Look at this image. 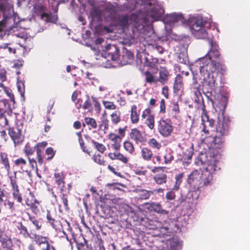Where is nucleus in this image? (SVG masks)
Listing matches in <instances>:
<instances>
[{
  "label": "nucleus",
  "instance_id": "2",
  "mask_svg": "<svg viewBox=\"0 0 250 250\" xmlns=\"http://www.w3.org/2000/svg\"><path fill=\"white\" fill-rule=\"evenodd\" d=\"M210 48L205 57L199 59L196 62V65H199L200 79L203 87L207 91L211 92L215 88V80L213 72L217 68V64L213 58L217 59L220 56L219 47L216 42H210Z\"/></svg>",
  "mask_w": 250,
  "mask_h": 250
},
{
  "label": "nucleus",
  "instance_id": "21",
  "mask_svg": "<svg viewBox=\"0 0 250 250\" xmlns=\"http://www.w3.org/2000/svg\"><path fill=\"white\" fill-rule=\"evenodd\" d=\"M149 208L154 211L163 215H167L168 211L162 208L161 205L159 203L153 202L149 204Z\"/></svg>",
  "mask_w": 250,
  "mask_h": 250
},
{
  "label": "nucleus",
  "instance_id": "49",
  "mask_svg": "<svg viewBox=\"0 0 250 250\" xmlns=\"http://www.w3.org/2000/svg\"><path fill=\"white\" fill-rule=\"evenodd\" d=\"M94 161L99 165H104V161L102 159L101 155L97 154L94 155L93 157Z\"/></svg>",
  "mask_w": 250,
  "mask_h": 250
},
{
  "label": "nucleus",
  "instance_id": "46",
  "mask_svg": "<svg viewBox=\"0 0 250 250\" xmlns=\"http://www.w3.org/2000/svg\"><path fill=\"white\" fill-rule=\"evenodd\" d=\"M121 139L120 138H117V139L115 140V141H112V146L113 147V148L116 150L118 151L120 149L121 147Z\"/></svg>",
  "mask_w": 250,
  "mask_h": 250
},
{
  "label": "nucleus",
  "instance_id": "55",
  "mask_svg": "<svg viewBox=\"0 0 250 250\" xmlns=\"http://www.w3.org/2000/svg\"><path fill=\"white\" fill-rule=\"evenodd\" d=\"M45 153L47 155H51V157H49L48 159H51L55 154L53 149L51 147H48L47 148H46L45 150Z\"/></svg>",
  "mask_w": 250,
  "mask_h": 250
},
{
  "label": "nucleus",
  "instance_id": "40",
  "mask_svg": "<svg viewBox=\"0 0 250 250\" xmlns=\"http://www.w3.org/2000/svg\"><path fill=\"white\" fill-rule=\"evenodd\" d=\"M124 147L126 151H128L129 153L132 154L134 150L133 145L129 142H125L124 143Z\"/></svg>",
  "mask_w": 250,
  "mask_h": 250
},
{
  "label": "nucleus",
  "instance_id": "27",
  "mask_svg": "<svg viewBox=\"0 0 250 250\" xmlns=\"http://www.w3.org/2000/svg\"><path fill=\"white\" fill-rule=\"evenodd\" d=\"M141 156L145 161H150L152 157V152L147 147H143L141 151Z\"/></svg>",
  "mask_w": 250,
  "mask_h": 250
},
{
  "label": "nucleus",
  "instance_id": "15",
  "mask_svg": "<svg viewBox=\"0 0 250 250\" xmlns=\"http://www.w3.org/2000/svg\"><path fill=\"white\" fill-rule=\"evenodd\" d=\"M130 137L136 144L142 143L145 141V138L143 134L137 128L131 130Z\"/></svg>",
  "mask_w": 250,
  "mask_h": 250
},
{
  "label": "nucleus",
  "instance_id": "33",
  "mask_svg": "<svg viewBox=\"0 0 250 250\" xmlns=\"http://www.w3.org/2000/svg\"><path fill=\"white\" fill-rule=\"evenodd\" d=\"M182 87V82L180 77H177L175 78L173 85V89L175 92L179 91Z\"/></svg>",
  "mask_w": 250,
  "mask_h": 250
},
{
  "label": "nucleus",
  "instance_id": "9",
  "mask_svg": "<svg viewBox=\"0 0 250 250\" xmlns=\"http://www.w3.org/2000/svg\"><path fill=\"white\" fill-rule=\"evenodd\" d=\"M158 129L159 132L163 137L169 136L173 130L171 125L166 120H161L159 122Z\"/></svg>",
  "mask_w": 250,
  "mask_h": 250
},
{
  "label": "nucleus",
  "instance_id": "64",
  "mask_svg": "<svg viewBox=\"0 0 250 250\" xmlns=\"http://www.w3.org/2000/svg\"><path fill=\"white\" fill-rule=\"evenodd\" d=\"M90 103L89 100H86L83 104V107L84 109H89L90 107Z\"/></svg>",
  "mask_w": 250,
  "mask_h": 250
},
{
  "label": "nucleus",
  "instance_id": "10",
  "mask_svg": "<svg viewBox=\"0 0 250 250\" xmlns=\"http://www.w3.org/2000/svg\"><path fill=\"white\" fill-rule=\"evenodd\" d=\"M0 242L1 246L5 250H13V244L7 232L0 229Z\"/></svg>",
  "mask_w": 250,
  "mask_h": 250
},
{
  "label": "nucleus",
  "instance_id": "36",
  "mask_svg": "<svg viewBox=\"0 0 250 250\" xmlns=\"http://www.w3.org/2000/svg\"><path fill=\"white\" fill-rule=\"evenodd\" d=\"M14 163L16 166L24 170L25 166L26 165V162L24 159L22 158L18 159L15 161Z\"/></svg>",
  "mask_w": 250,
  "mask_h": 250
},
{
  "label": "nucleus",
  "instance_id": "30",
  "mask_svg": "<svg viewBox=\"0 0 250 250\" xmlns=\"http://www.w3.org/2000/svg\"><path fill=\"white\" fill-rule=\"evenodd\" d=\"M32 236L33 237V239H34L36 243L39 245L42 244H45L47 242V238L45 237H43L41 235H36V234H32Z\"/></svg>",
  "mask_w": 250,
  "mask_h": 250
},
{
  "label": "nucleus",
  "instance_id": "60",
  "mask_svg": "<svg viewBox=\"0 0 250 250\" xmlns=\"http://www.w3.org/2000/svg\"><path fill=\"white\" fill-rule=\"evenodd\" d=\"M172 110L174 111L176 113L179 111V106L177 102H173Z\"/></svg>",
  "mask_w": 250,
  "mask_h": 250
},
{
  "label": "nucleus",
  "instance_id": "24",
  "mask_svg": "<svg viewBox=\"0 0 250 250\" xmlns=\"http://www.w3.org/2000/svg\"><path fill=\"white\" fill-rule=\"evenodd\" d=\"M137 192L139 198L141 200H147L151 195L153 194V191L144 189H137Z\"/></svg>",
  "mask_w": 250,
  "mask_h": 250
},
{
  "label": "nucleus",
  "instance_id": "7",
  "mask_svg": "<svg viewBox=\"0 0 250 250\" xmlns=\"http://www.w3.org/2000/svg\"><path fill=\"white\" fill-rule=\"evenodd\" d=\"M33 10L35 14L40 16L41 19L45 22L54 23L57 20V16L45 13V8L42 1L35 3Z\"/></svg>",
  "mask_w": 250,
  "mask_h": 250
},
{
  "label": "nucleus",
  "instance_id": "61",
  "mask_svg": "<svg viewBox=\"0 0 250 250\" xmlns=\"http://www.w3.org/2000/svg\"><path fill=\"white\" fill-rule=\"evenodd\" d=\"M92 16L95 17L97 18H99L100 16V12L99 10L97 9L94 10L92 13H91Z\"/></svg>",
  "mask_w": 250,
  "mask_h": 250
},
{
  "label": "nucleus",
  "instance_id": "48",
  "mask_svg": "<svg viewBox=\"0 0 250 250\" xmlns=\"http://www.w3.org/2000/svg\"><path fill=\"white\" fill-rule=\"evenodd\" d=\"M8 193L3 189L0 188V213L1 212V203L4 201V198L7 197Z\"/></svg>",
  "mask_w": 250,
  "mask_h": 250
},
{
  "label": "nucleus",
  "instance_id": "50",
  "mask_svg": "<svg viewBox=\"0 0 250 250\" xmlns=\"http://www.w3.org/2000/svg\"><path fill=\"white\" fill-rule=\"evenodd\" d=\"M46 218L49 223L51 224L53 228H56L55 222H56L54 218H53L49 211H47V214L46 215Z\"/></svg>",
  "mask_w": 250,
  "mask_h": 250
},
{
  "label": "nucleus",
  "instance_id": "25",
  "mask_svg": "<svg viewBox=\"0 0 250 250\" xmlns=\"http://www.w3.org/2000/svg\"><path fill=\"white\" fill-rule=\"evenodd\" d=\"M9 134L15 144H19L22 141V138L19 130L16 132L14 130H10Z\"/></svg>",
  "mask_w": 250,
  "mask_h": 250
},
{
  "label": "nucleus",
  "instance_id": "17",
  "mask_svg": "<svg viewBox=\"0 0 250 250\" xmlns=\"http://www.w3.org/2000/svg\"><path fill=\"white\" fill-rule=\"evenodd\" d=\"M229 132V125L227 123H219L216 127V134L220 136L227 135Z\"/></svg>",
  "mask_w": 250,
  "mask_h": 250
},
{
  "label": "nucleus",
  "instance_id": "3",
  "mask_svg": "<svg viewBox=\"0 0 250 250\" xmlns=\"http://www.w3.org/2000/svg\"><path fill=\"white\" fill-rule=\"evenodd\" d=\"M0 11L3 13V20L0 21V32H6L7 37L18 29L20 21L18 15L13 10V4L10 0H0Z\"/></svg>",
  "mask_w": 250,
  "mask_h": 250
},
{
  "label": "nucleus",
  "instance_id": "31",
  "mask_svg": "<svg viewBox=\"0 0 250 250\" xmlns=\"http://www.w3.org/2000/svg\"><path fill=\"white\" fill-rule=\"evenodd\" d=\"M121 113L119 111L113 112L110 115L111 120L113 124H117L121 121Z\"/></svg>",
  "mask_w": 250,
  "mask_h": 250
},
{
  "label": "nucleus",
  "instance_id": "5",
  "mask_svg": "<svg viewBox=\"0 0 250 250\" xmlns=\"http://www.w3.org/2000/svg\"><path fill=\"white\" fill-rule=\"evenodd\" d=\"M188 23L191 32L196 38L204 39L207 37L208 33L204 27V23L201 16H190Z\"/></svg>",
  "mask_w": 250,
  "mask_h": 250
},
{
  "label": "nucleus",
  "instance_id": "39",
  "mask_svg": "<svg viewBox=\"0 0 250 250\" xmlns=\"http://www.w3.org/2000/svg\"><path fill=\"white\" fill-rule=\"evenodd\" d=\"M148 144L151 147L153 148H156L157 149H159L161 146V144L158 142L154 138L150 139V140H149L148 142Z\"/></svg>",
  "mask_w": 250,
  "mask_h": 250
},
{
  "label": "nucleus",
  "instance_id": "53",
  "mask_svg": "<svg viewBox=\"0 0 250 250\" xmlns=\"http://www.w3.org/2000/svg\"><path fill=\"white\" fill-rule=\"evenodd\" d=\"M24 151L28 155H31L33 153L34 150L32 148L30 147L27 145L25 146L24 148Z\"/></svg>",
  "mask_w": 250,
  "mask_h": 250
},
{
  "label": "nucleus",
  "instance_id": "37",
  "mask_svg": "<svg viewBox=\"0 0 250 250\" xmlns=\"http://www.w3.org/2000/svg\"><path fill=\"white\" fill-rule=\"evenodd\" d=\"M146 123L150 129H153L154 127V118L153 116L149 115L146 118Z\"/></svg>",
  "mask_w": 250,
  "mask_h": 250
},
{
  "label": "nucleus",
  "instance_id": "63",
  "mask_svg": "<svg viewBox=\"0 0 250 250\" xmlns=\"http://www.w3.org/2000/svg\"><path fill=\"white\" fill-rule=\"evenodd\" d=\"M62 199L64 207L66 208L68 206L67 198L65 197L64 194H62Z\"/></svg>",
  "mask_w": 250,
  "mask_h": 250
},
{
  "label": "nucleus",
  "instance_id": "1",
  "mask_svg": "<svg viewBox=\"0 0 250 250\" xmlns=\"http://www.w3.org/2000/svg\"><path fill=\"white\" fill-rule=\"evenodd\" d=\"M140 4V9L130 16L122 17L121 24L124 29L131 28L142 32L146 26L149 25L154 21L158 20L164 14V10L162 6L157 1L151 0H138L136 7Z\"/></svg>",
  "mask_w": 250,
  "mask_h": 250
},
{
  "label": "nucleus",
  "instance_id": "4",
  "mask_svg": "<svg viewBox=\"0 0 250 250\" xmlns=\"http://www.w3.org/2000/svg\"><path fill=\"white\" fill-rule=\"evenodd\" d=\"M219 158L218 152H210V155L208 157L204 154L199 156L198 161H197L196 163L198 165H203V168L205 169L203 171L200 188L212 184L213 174L217 168L219 169L217 166Z\"/></svg>",
  "mask_w": 250,
  "mask_h": 250
},
{
  "label": "nucleus",
  "instance_id": "57",
  "mask_svg": "<svg viewBox=\"0 0 250 250\" xmlns=\"http://www.w3.org/2000/svg\"><path fill=\"white\" fill-rule=\"evenodd\" d=\"M120 138L118 135L114 134V133H110L108 135V138L111 141H115L117 139V138Z\"/></svg>",
  "mask_w": 250,
  "mask_h": 250
},
{
  "label": "nucleus",
  "instance_id": "41",
  "mask_svg": "<svg viewBox=\"0 0 250 250\" xmlns=\"http://www.w3.org/2000/svg\"><path fill=\"white\" fill-rule=\"evenodd\" d=\"M85 123L93 128L97 127V123L95 119L92 118H85L84 119Z\"/></svg>",
  "mask_w": 250,
  "mask_h": 250
},
{
  "label": "nucleus",
  "instance_id": "26",
  "mask_svg": "<svg viewBox=\"0 0 250 250\" xmlns=\"http://www.w3.org/2000/svg\"><path fill=\"white\" fill-rule=\"evenodd\" d=\"M153 179L156 184L162 185L166 183L167 176L164 172L161 171L156 174L154 177Z\"/></svg>",
  "mask_w": 250,
  "mask_h": 250
},
{
  "label": "nucleus",
  "instance_id": "12",
  "mask_svg": "<svg viewBox=\"0 0 250 250\" xmlns=\"http://www.w3.org/2000/svg\"><path fill=\"white\" fill-rule=\"evenodd\" d=\"M203 171L200 170H194L188 176V182L195 186L200 187Z\"/></svg>",
  "mask_w": 250,
  "mask_h": 250
},
{
  "label": "nucleus",
  "instance_id": "58",
  "mask_svg": "<svg viewBox=\"0 0 250 250\" xmlns=\"http://www.w3.org/2000/svg\"><path fill=\"white\" fill-rule=\"evenodd\" d=\"M160 111L161 112H165V102L164 99H162L160 102Z\"/></svg>",
  "mask_w": 250,
  "mask_h": 250
},
{
  "label": "nucleus",
  "instance_id": "32",
  "mask_svg": "<svg viewBox=\"0 0 250 250\" xmlns=\"http://www.w3.org/2000/svg\"><path fill=\"white\" fill-rule=\"evenodd\" d=\"M146 81L147 83H152L157 82V77L149 71L145 72Z\"/></svg>",
  "mask_w": 250,
  "mask_h": 250
},
{
  "label": "nucleus",
  "instance_id": "62",
  "mask_svg": "<svg viewBox=\"0 0 250 250\" xmlns=\"http://www.w3.org/2000/svg\"><path fill=\"white\" fill-rule=\"evenodd\" d=\"M47 145V142L44 141V142H42V143H39L37 144L36 145V146H35V147H38L39 148L41 147V148H43L46 146Z\"/></svg>",
  "mask_w": 250,
  "mask_h": 250
},
{
  "label": "nucleus",
  "instance_id": "19",
  "mask_svg": "<svg viewBox=\"0 0 250 250\" xmlns=\"http://www.w3.org/2000/svg\"><path fill=\"white\" fill-rule=\"evenodd\" d=\"M200 72L199 73H197L196 75H195L193 74V84L194 88L195 89V90L194 91L195 95L197 97H198L199 95H201V93L199 91V88H198V86L200 87L201 86V85L199 84V85L197 86V83H198L197 79H198L199 81H200V83H201L202 87L204 88V89L205 90H206L207 91V92L211 94L214 91L215 89L211 92L208 91L207 89H206L204 87H203V84L201 83V80L200 79Z\"/></svg>",
  "mask_w": 250,
  "mask_h": 250
},
{
  "label": "nucleus",
  "instance_id": "8",
  "mask_svg": "<svg viewBox=\"0 0 250 250\" xmlns=\"http://www.w3.org/2000/svg\"><path fill=\"white\" fill-rule=\"evenodd\" d=\"M163 21L165 24L172 27L179 21L183 23L184 18L182 14L174 13L167 14L164 18Z\"/></svg>",
  "mask_w": 250,
  "mask_h": 250
},
{
  "label": "nucleus",
  "instance_id": "56",
  "mask_svg": "<svg viewBox=\"0 0 250 250\" xmlns=\"http://www.w3.org/2000/svg\"><path fill=\"white\" fill-rule=\"evenodd\" d=\"M93 102L94 103V106L96 108V110L98 111H100L101 109V105L100 103L97 101L96 98L93 97L92 98Z\"/></svg>",
  "mask_w": 250,
  "mask_h": 250
},
{
  "label": "nucleus",
  "instance_id": "42",
  "mask_svg": "<svg viewBox=\"0 0 250 250\" xmlns=\"http://www.w3.org/2000/svg\"><path fill=\"white\" fill-rule=\"evenodd\" d=\"M103 104L105 108L109 110H114L116 109V106L113 102L109 101H103Z\"/></svg>",
  "mask_w": 250,
  "mask_h": 250
},
{
  "label": "nucleus",
  "instance_id": "23",
  "mask_svg": "<svg viewBox=\"0 0 250 250\" xmlns=\"http://www.w3.org/2000/svg\"><path fill=\"white\" fill-rule=\"evenodd\" d=\"M168 76L169 72L167 70L165 67L161 68L159 71V77L157 78V82L162 84L166 83L167 82Z\"/></svg>",
  "mask_w": 250,
  "mask_h": 250
},
{
  "label": "nucleus",
  "instance_id": "43",
  "mask_svg": "<svg viewBox=\"0 0 250 250\" xmlns=\"http://www.w3.org/2000/svg\"><path fill=\"white\" fill-rule=\"evenodd\" d=\"M56 182L59 186L63 184V175L60 173H55L54 174Z\"/></svg>",
  "mask_w": 250,
  "mask_h": 250
},
{
  "label": "nucleus",
  "instance_id": "29",
  "mask_svg": "<svg viewBox=\"0 0 250 250\" xmlns=\"http://www.w3.org/2000/svg\"><path fill=\"white\" fill-rule=\"evenodd\" d=\"M131 120L133 123H137L139 121V115L137 112V106L133 105L131 109Z\"/></svg>",
  "mask_w": 250,
  "mask_h": 250
},
{
  "label": "nucleus",
  "instance_id": "34",
  "mask_svg": "<svg viewBox=\"0 0 250 250\" xmlns=\"http://www.w3.org/2000/svg\"><path fill=\"white\" fill-rule=\"evenodd\" d=\"M0 158L2 164L4 165L6 169L8 171L10 168V165L7 159V155L5 153H1Z\"/></svg>",
  "mask_w": 250,
  "mask_h": 250
},
{
  "label": "nucleus",
  "instance_id": "45",
  "mask_svg": "<svg viewBox=\"0 0 250 250\" xmlns=\"http://www.w3.org/2000/svg\"><path fill=\"white\" fill-rule=\"evenodd\" d=\"M17 88L18 91L20 93L22 97L24 95V83L22 81H19L18 80L17 82Z\"/></svg>",
  "mask_w": 250,
  "mask_h": 250
},
{
  "label": "nucleus",
  "instance_id": "22",
  "mask_svg": "<svg viewBox=\"0 0 250 250\" xmlns=\"http://www.w3.org/2000/svg\"><path fill=\"white\" fill-rule=\"evenodd\" d=\"M166 250H176L181 246L180 242L176 238H172L167 241Z\"/></svg>",
  "mask_w": 250,
  "mask_h": 250
},
{
  "label": "nucleus",
  "instance_id": "54",
  "mask_svg": "<svg viewBox=\"0 0 250 250\" xmlns=\"http://www.w3.org/2000/svg\"><path fill=\"white\" fill-rule=\"evenodd\" d=\"M101 126H104V129H107L109 127L108 120L106 118L102 120Z\"/></svg>",
  "mask_w": 250,
  "mask_h": 250
},
{
  "label": "nucleus",
  "instance_id": "47",
  "mask_svg": "<svg viewBox=\"0 0 250 250\" xmlns=\"http://www.w3.org/2000/svg\"><path fill=\"white\" fill-rule=\"evenodd\" d=\"M8 125V120L5 115L0 113V126L4 127Z\"/></svg>",
  "mask_w": 250,
  "mask_h": 250
},
{
  "label": "nucleus",
  "instance_id": "14",
  "mask_svg": "<svg viewBox=\"0 0 250 250\" xmlns=\"http://www.w3.org/2000/svg\"><path fill=\"white\" fill-rule=\"evenodd\" d=\"M202 122L203 131L206 134H208L209 128H211L214 125V121L212 119H209L207 115H205L202 117Z\"/></svg>",
  "mask_w": 250,
  "mask_h": 250
},
{
  "label": "nucleus",
  "instance_id": "51",
  "mask_svg": "<svg viewBox=\"0 0 250 250\" xmlns=\"http://www.w3.org/2000/svg\"><path fill=\"white\" fill-rule=\"evenodd\" d=\"M35 147L37 148V158H38V162L39 163L42 164V158L41 157L42 150L38 147L35 146Z\"/></svg>",
  "mask_w": 250,
  "mask_h": 250
},
{
  "label": "nucleus",
  "instance_id": "38",
  "mask_svg": "<svg viewBox=\"0 0 250 250\" xmlns=\"http://www.w3.org/2000/svg\"><path fill=\"white\" fill-rule=\"evenodd\" d=\"M19 229L21 231V233L23 234L24 237L27 238L30 237L31 238H33V237L32 236V234H30L25 227L22 226L21 224L20 227H19Z\"/></svg>",
  "mask_w": 250,
  "mask_h": 250
},
{
  "label": "nucleus",
  "instance_id": "16",
  "mask_svg": "<svg viewBox=\"0 0 250 250\" xmlns=\"http://www.w3.org/2000/svg\"><path fill=\"white\" fill-rule=\"evenodd\" d=\"M208 139H210V138H207L206 141L208 142ZM210 139H211V143L210 144V147L212 149L220 148L222 144L224 141L223 136H220L217 134L213 138H210Z\"/></svg>",
  "mask_w": 250,
  "mask_h": 250
},
{
  "label": "nucleus",
  "instance_id": "13",
  "mask_svg": "<svg viewBox=\"0 0 250 250\" xmlns=\"http://www.w3.org/2000/svg\"><path fill=\"white\" fill-rule=\"evenodd\" d=\"M176 182L174 187L172 188V190H170L167 192L166 195V198L167 200H173L175 198V192L173 190H177L179 188L180 185L182 182V175H179L176 176Z\"/></svg>",
  "mask_w": 250,
  "mask_h": 250
},
{
  "label": "nucleus",
  "instance_id": "28",
  "mask_svg": "<svg viewBox=\"0 0 250 250\" xmlns=\"http://www.w3.org/2000/svg\"><path fill=\"white\" fill-rule=\"evenodd\" d=\"M11 184L12 185V187L13 188L12 192L13 198L15 200H17L19 203H21L22 201V198L21 194L19 192L18 186L16 184H14L13 182H11Z\"/></svg>",
  "mask_w": 250,
  "mask_h": 250
},
{
  "label": "nucleus",
  "instance_id": "18",
  "mask_svg": "<svg viewBox=\"0 0 250 250\" xmlns=\"http://www.w3.org/2000/svg\"><path fill=\"white\" fill-rule=\"evenodd\" d=\"M122 63L123 65L130 63L133 60L134 56L133 53L126 49L123 50L121 56Z\"/></svg>",
  "mask_w": 250,
  "mask_h": 250
},
{
  "label": "nucleus",
  "instance_id": "6",
  "mask_svg": "<svg viewBox=\"0 0 250 250\" xmlns=\"http://www.w3.org/2000/svg\"><path fill=\"white\" fill-rule=\"evenodd\" d=\"M119 49L114 45L109 44L105 48L101 54L97 55L96 59L104 61L107 60V61H117L119 58Z\"/></svg>",
  "mask_w": 250,
  "mask_h": 250
},
{
  "label": "nucleus",
  "instance_id": "11",
  "mask_svg": "<svg viewBox=\"0 0 250 250\" xmlns=\"http://www.w3.org/2000/svg\"><path fill=\"white\" fill-rule=\"evenodd\" d=\"M7 34L6 32H0V50H6L7 49V52L9 54H15L16 50L10 46V42H3L4 40L9 37V36L7 37Z\"/></svg>",
  "mask_w": 250,
  "mask_h": 250
},
{
  "label": "nucleus",
  "instance_id": "52",
  "mask_svg": "<svg viewBox=\"0 0 250 250\" xmlns=\"http://www.w3.org/2000/svg\"><path fill=\"white\" fill-rule=\"evenodd\" d=\"M14 203L13 202L10 201L9 200H5V202L4 203V206L7 205L8 208L11 211H13L14 210Z\"/></svg>",
  "mask_w": 250,
  "mask_h": 250
},
{
  "label": "nucleus",
  "instance_id": "20",
  "mask_svg": "<svg viewBox=\"0 0 250 250\" xmlns=\"http://www.w3.org/2000/svg\"><path fill=\"white\" fill-rule=\"evenodd\" d=\"M108 157L111 160H118L121 161L124 164H126L128 161V159L123 154L116 151L114 152H110L108 154Z\"/></svg>",
  "mask_w": 250,
  "mask_h": 250
},
{
  "label": "nucleus",
  "instance_id": "44",
  "mask_svg": "<svg viewBox=\"0 0 250 250\" xmlns=\"http://www.w3.org/2000/svg\"><path fill=\"white\" fill-rule=\"evenodd\" d=\"M29 220L32 222L33 225L35 226L36 229L38 230L41 229L42 226V223L37 220L33 217L29 216Z\"/></svg>",
  "mask_w": 250,
  "mask_h": 250
},
{
  "label": "nucleus",
  "instance_id": "59",
  "mask_svg": "<svg viewBox=\"0 0 250 250\" xmlns=\"http://www.w3.org/2000/svg\"><path fill=\"white\" fill-rule=\"evenodd\" d=\"M187 57L186 55H185L184 54H180L179 56V62H181L185 63L187 61Z\"/></svg>",
  "mask_w": 250,
  "mask_h": 250
},
{
  "label": "nucleus",
  "instance_id": "35",
  "mask_svg": "<svg viewBox=\"0 0 250 250\" xmlns=\"http://www.w3.org/2000/svg\"><path fill=\"white\" fill-rule=\"evenodd\" d=\"M92 143L95 148L101 153H103L105 151L106 148L104 145L99 143L94 140L92 141Z\"/></svg>",
  "mask_w": 250,
  "mask_h": 250
}]
</instances>
